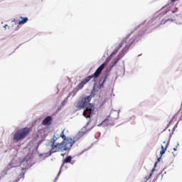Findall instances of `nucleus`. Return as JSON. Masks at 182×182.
Returning a JSON list of instances; mask_svg holds the SVG:
<instances>
[{"mask_svg":"<svg viewBox=\"0 0 182 182\" xmlns=\"http://www.w3.org/2000/svg\"><path fill=\"white\" fill-rule=\"evenodd\" d=\"M95 96V95H90V96H82L80 98V100L75 104V107L79 110L85 109L83 112V117L86 119H90V116L93 115L95 112V106L90 103V100Z\"/></svg>","mask_w":182,"mask_h":182,"instance_id":"f257e3e1","label":"nucleus"},{"mask_svg":"<svg viewBox=\"0 0 182 182\" xmlns=\"http://www.w3.org/2000/svg\"><path fill=\"white\" fill-rule=\"evenodd\" d=\"M105 66H106V63H102L95 72L94 74L89 75L88 77H85L83 80H82L77 86V89L78 90H80L85 87V85H87L88 82H90L92 79H97V77H99L100 76V74L103 71V69H105Z\"/></svg>","mask_w":182,"mask_h":182,"instance_id":"f03ea898","label":"nucleus"},{"mask_svg":"<svg viewBox=\"0 0 182 182\" xmlns=\"http://www.w3.org/2000/svg\"><path fill=\"white\" fill-rule=\"evenodd\" d=\"M31 132H32V128L29 127H24L23 129H18L15 132L13 139L14 141H21V140H23L26 137L29 136Z\"/></svg>","mask_w":182,"mask_h":182,"instance_id":"7ed1b4c3","label":"nucleus"},{"mask_svg":"<svg viewBox=\"0 0 182 182\" xmlns=\"http://www.w3.org/2000/svg\"><path fill=\"white\" fill-rule=\"evenodd\" d=\"M61 143H63L64 151H67V150H70L73 144H75V139L66 138L65 140H63Z\"/></svg>","mask_w":182,"mask_h":182,"instance_id":"20e7f679","label":"nucleus"},{"mask_svg":"<svg viewBox=\"0 0 182 182\" xmlns=\"http://www.w3.org/2000/svg\"><path fill=\"white\" fill-rule=\"evenodd\" d=\"M63 150V143H57L51 144V150L50 151L49 156H52L53 153H58Z\"/></svg>","mask_w":182,"mask_h":182,"instance_id":"39448f33","label":"nucleus"},{"mask_svg":"<svg viewBox=\"0 0 182 182\" xmlns=\"http://www.w3.org/2000/svg\"><path fill=\"white\" fill-rule=\"evenodd\" d=\"M129 38H130V36H127L126 38H125V41H122L119 46H118V50L122 48L123 46V45H124V43H127L129 45V46H131V45H133V43H134V38H131L129 41Z\"/></svg>","mask_w":182,"mask_h":182,"instance_id":"423d86ee","label":"nucleus"},{"mask_svg":"<svg viewBox=\"0 0 182 182\" xmlns=\"http://www.w3.org/2000/svg\"><path fill=\"white\" fill-rule=\"evenodd\" d=\"M161 147V151H160V154L161 156H162L163 154H164V153H166L167 148L168 147V142L166 141H164Z\"/></svg>","mask_w":182,"mask_h":182,"instance_id":"0eeeda50","label":"nucleus"},{"mask_svg":"<svg viewBox=\"0 0 182 182\" xmlns=\"http://www.w3.org/2000/svg\"><path fill=\"white\" fill-rule=\"evenodd\" d=\"M43 126H50L52 124V117H47L42 122Z\"/></svg>","mask_w":182,"mask_h":182,"instance_id":"6e6552de","label":"nucleus"},{"mask_svg":"<svg viewBox=\"0 0 182 182\" xmlns=\"http://www.w3.org/2000/svg\"><path fill=\"white\" fill-rule=\"evenodd\" d=\"M124 49H123L122 50V52L119 54L118 57H117V59L114 61L112 65V68H114L115 66V65L119 62V59H121L122 58H123V56H124V55H123V53H124Z\"/></svg>","mask_w":182,"mask_h":182,"instance_id":"1a4fd4ad","label":"nucleus"},{"mask_svg":"<svg viewBox=\"0 0 182 182\" xmlns=\"http://www.w3.org/2000/svg\"><path fill=\"white\" fill-rule=\"evenodd\" d=\"M92 127L90 128L89 129H87L86 131H82L78 132V136L80 137H82V136H85L86 133H89L92 130Z\"/></svg>","mask_w":182,"mask_h":182,"instance_id":"9d476101","label":"nucleus"},{"mask_svg":"<svg viewBox=\"0 0 182 182\" xmlns=\"http://www.w3.org/2000/svg\"><path fill=\"white\" fill-rule=\"evenodd\" d=\"M20 18H21V21H20L18 22L19 25H22L23 23H26V22H28V18L27 17H22V16H21Z\"/></svg>","mask_w":182,"mask_h":182,"instance_id":"9b49d317","label":"nucleus"},{"mask_svg":"<svg viewBox=\"0 0 182 182\" xmlns=\"http://www.w3.org/2000/svg\"><path fill=\"white\" fill-rule=\"evenodd\" d=\"M58 139H60V136H56V135H53V139H50L51 144H55L56 140H58Z\"/></svg>","mask_w":182,"mask_h":182,"instance_id":"f8f14e48","label":"nucleus"},{"mask_svg":"<svg viewBox=\"0 0 182 182\" xmlns=\"http://www.w3.org/2000/svg\"><path fill=\"white\" fill-rule=\"evenodd\" d=\"M70 161H72V156H68L65 159V160L63 161V163L65 164L70 163Z\"/></svg>","mask_w":182,"mask_h":182,"instance_id":"ddd939ff","label":"nucleus"},{"mask_svg":"<svg viewBox=\"0 0 182 182\" xmlns=\"http://www.w3.org/2000/svg\"><path fill=\"white\" fill-rule=\"evenodd\" d=\"M106 80H107V76L105 77L103 82L98 86V89H102V87H105V82H106Z\"/></svg>","mask_w":182,"mask_h":182,"instance_id":"4468645a","label":"nucleus"},{"mask_svg":"<svg viewBox=\"0 0 182 182\" xmlns=\"http://www.w3.org/2000/svg\"><path fill=\"white\" fill-rule=\"evenodd\" d=\"M59 137H62L63 140H66V135L65 134V130H63Z\"/></svg>","mask_w":182,"mask_h":182,"instance_id":"2eb2a0df","label":"nucleus"},{"mask_svg":"<svg viewBox=\"0 0 182 182\" xmlns=\"http://www.w3.org/2000/svg\"><path fill=\"white\" fill-rule=\"evenodd\" d=\"M117 50H118V49H117V50H114L112 53L111 56H113V55H116V53H117Z\"/></svg>","mask_w":182,"mask_h":182,"instance_id":"dca6fc26","label":"nucleus"},{"mask_svg":"<svg viewBox=\"0 0 182 182\" xmlns=\"http://www.w3.org/2000/svg\"><path fill=\"white\" fill-rule=\"evenodd\" d=\"M153 171H154V169H152L151 173L149 174L148 179L150 178L151 177V176H153Z\"/></svg>","mask_w":182,"mask_h":182,"instance_id":"f3484780","label":"nucleus"},{"mask_svg":"<svg viewBox=\"0 0 182 182\" xmlns=\"http://www.w3.org/2000/svg\"><path fill=\"white\" fill-rule=\"evenodd\" d=\"M87 126H89V122L87 123L86 126L83 127L82 129H87Z\"/></svg>","mask_w":182,"mask_h":182,"instance_id":"a211bd4d","label":"nucleus"},{"mask_svg":"<svg viewBox=\"0 0 182 182\" xmlns=\"http://www.w3.org/2000/svg\"><path fill=\"white\" fill-rule=\"evenodd\" d=\"M176 1H178V0H171V2L172 4H174V2H176Z\"/></svg>","mask_w":182,"mask_h":182,"instance_id":"6ab92c4d","label":"nucleus"},{"mask_svg":"<svg viewBox=\"0 0 182 182\" xmlns=\"http://www.w3.org/2000/svg\"><path fill=\"white\" fill-rule=\"evenodd\" d=\"M9 170V168H6L5 171H4V172H5V174H6V171H8Z\"/></svg>","mask_w":182,"mask_h":182,"instance_id":"aec40b11","label":"nucleus"},{"mask_svg":"<svg viewBox=\"0 0 182 182\" xmlns=\"http://www.w3.org/2000/svg\"><path fill=\"white\" fill-rule=\"evenodd\" d=\"M157 160H158V162H159V161H160V160H161V158L159 157V158H158Z\"/></svg>","mask_w":182,"mask_h":182,"instance_id":"412c9836","label":"nucleus"},{"mask_svg":"<svg viewBox=\"0 0 182 182\" xmlns=\"http://www.w3.org/2000/svg\"><path fill=\"white\" fill-rule=\"evenodd\" d=\"M174 151H177V148H173Z\"/></svg>","mask_w":182,"mask_h":182,"instance_id":"4be33fe9","label":"nucleus"},{"mask_svg":"<svg viewBox=\"0 0 182 182\" xmlns=\"http://www.w3.org/2000/svg\"><path fill=\"white\" fill-rule=\"evenodd\" d=\"M56 180H58V178H55V181H54V182H56Z\"/></svg>","mask_w":182,"mask_h":182,"instance_id":"5701e85b","label":"nucleus"},{"mask_svg":"<svg viewBox=\"0 0 182 182\" xmlns=\"http://www.w3.org/2000/svg\"><path fill=\"white\" fill-rule=\"evenodd\" d=\"M61 156H63V154H61Z\"/></svg>","mask_w":182,"mask_h":182,"instance_id":"b1692460","label":"nucleus"}]
</instances>
